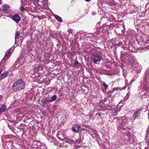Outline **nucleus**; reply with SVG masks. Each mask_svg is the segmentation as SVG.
Here are the masks:
<instances>
[{
    "mask_svg": "<svg viewBox=\"0 0 149 149\" xmlns=\"http://www.w3.org/2000/svg\"><path fill=\"white\" fill-rule=\"evenodd\" d=\"M82 130H85V129H83Z\"/></svg>",
    "mask_w": 149,
    "mask_h": 149,
    "instance_id": "obj_37",
    "label": "nucleus"
},
{
    "mask_svg": "<svg viewBox=\"0 0 149 149\" xmlns=\"http://www.w3.org/2000/svg\"><path fill=\"white\" fill-rule=\"evenodd\" d=\"M11 50L12 49H10L7 51V52L5 54V57L2 60L1 62H2L3 61H4V60H6L7 59V58H8L9 56V55L11 52Z\"/></svg>",
    "mask_w": 149,
    "mask_h": 149,
    "instance_id": "obj_9",
    "label": "nucleus"
},
{
    "mask_svg": "<svg viewBox=\"0 0 149 149\" xmlns=\"http://www.w3.org/2000/svg\"><path fill=\"white\" fill-rule=\"evenodd\" d=\"M128 97H127V96H125V98L123 99V100H121L120 103H123V101L124 102L125 101L127 100L128 99Z\"/></svg>",
    "mask_w": 149,
    "mask_h": 149,
    "instance_id": "obj_21",
    "label": "nucleus"
},
{
    "mask_svg": "<svg viewBox=\"0 0 149 149\" xmlns=\"http://www.w3.org/2000/svg\"><path fill=\"white\" fill-rule=\"evenodd\" d=\"M95 14H96V13L95 12H93L92 13V15H95Z\"/></svg>",
    "mask_w": 149,
    "mask_h": 149,
    "instance_id": "obj_30",
    "label": "nucleus"
},
{
    "mask_svg": "<svg viewBox=\"0 0 149 149\" xmlns=\"http://www.w3.org/2000/svg\"><path fill=\"white\" fill-rule=\"evenodd\" d=\"M54 16L57 20L60 22H62V19L61 17L55 14H54Z\"/></svg>",
    "mask_w": 149,
    "mask_h": 149,
    "instance_id": "obj_12",
    "label": "nucleus"
},
{
    "mask_svg": "<svg viewBox=\"0 0 149 149\" xmlns=\"http://www.w3.org/2000/svg\"><path fill=\"white\" fill-rule=\"evenodd\" d=\"M8 71H5L3 72L0 75L1 80H2L3 79L6 77L8 76Z\"/></svg>",
    "mask_w": 149,
    "mask_h": 149,
    "instance_id": "obj_11",
    "label": "nucleus"
},
{
    "mask_svg": "<svg viewBox=\"0 0 149 149\" xmlns=\"http://www.w3.org/2000/svg\"><path fill=\"white\" fill-rule=\"evenodd\" d=\"M110 96H111V95H108V97H110Z\"/></svg>",
    "mask_w": 149,
    "mask_h": 149,
    "instance_id": "obj_34",
    "label": "nucleus"
},
{
    "mask_svg": "<svg viewBox=\"0 0 149 149\" xmlns=\"http://www.w3.org/2000/svg\"><path fill=\"white\" fill-rule=\"evenodd\" d=\"M20 108H17L15 110V113H17L19 112L20 111Z\"/></svg>",
    "mask_w": 149,
    "mask_h": 149,
    "instance_id": "obj_20",
    "label": "nucleus"
},
{
    "mask_svg": "<svg viewBox=\"0 0 149 149\" xmlns=\"http://www.w3.org/2000/svg\"><path fill=\"white\" fill-rule=\"evenodd\" d=\"M120 88H114V90L115 91H118V89H120Z\"/></svg>",
    "mask_w": 149,
    "mask_h": 149,
    "instance_id": "obj_26",
    "label": "nucleus"
},
{
    "mask_svg": "<svg viewBox=\"0 0 149 149\" xmlns=\"http://www.w3.org/2000/svg\"><path fill=\"white\" fill-rule=\"evenodd\" d=\"M50 102L49 99H48L47 98H45L44 100H42L41 101V105L42 106H45L46 104Z\"/></svg>",
    "mask_w": 149,
    "mask_h": 149,
    "instance_id": "obj_10",
    "label": "nucleus"
},
{
    "mask_svg": "<svg viewBox=\"0 0 149 149\" xmlns=\"http://www.w3.org/2000/svg\"><path fill=\"white\" fill-rule=\"evenodd\" d=\"M22 2H24L27 1V0H21Z\"/></svg>",
    "mask_w": 149,
    "mask_h": 149,
    "instance_id": "obj_28",
    "label": "nucleus"
},
{
    "mask_svg": "<svg viewBox=\"0 0 149 149\" xmlns=\"http://www.w3.org/2000/svg\"><path fill=\"white\" fill-rule=\"evenodd\" d=\"M79 64V63L77 61H75V64L76 65H77Z\"/></svg>",
    "mask_w": 149,
    "mask_h": 149,
    "instance_id": "obj_27",
    "label": "nucleus"
},
{
    "mask_svg": "<svg viewBox=\"0 0 149 149\" xmlns=\"http://www.w3.org/2000/svg\"><path fill=\"white\" fill-rule=\"evenodd\" d=\"M63 134L60 131H59L57 134V136L58 138L60 140H61L63 141H64L65 142L67 143H74V141L71 140L69 138H64L65 140H63V139H61V135H63Z\"/></svg>",
    "mask_w": 149,
    "mask_h": 149,
    "instance_id": "obj_3",
    "label": "nucleus"
},
{
    "mask_svg": "<svg viewBox=\"0 0 149 149\" xmlns=\"http://www.w3.org/2000/svg\"><path fill=\"white\" fill-rule=\"evenodd\" d=\"M127 118L123 117V118L122 117V123L120 125V127H123V128H124V127H125L126 125H127Z\"/></svg>",
    "mask_w": 149,
    "mask_h": 149,
    "instance_id": "obj_7",
    "label": "nucleus"
},
{
    "mask_svg": "<svg viewBox=\"0 0 149 149\" xmlns=\"http://www.w3.org/2000/svg\"><path fill=\"white\" fill-rule=\"evenodd\" d=\"M122 28V27L120 28V27L118 26L116 28L115 31H117L120 34L122 32V30L121 29Z\"/></svg>",
    "mask_w": 149,
    "mask_h": 149,
    "instance_id": "obj_15",
    "label": "nucleus"
},
{
    "mask_svg": "<svg viewBox=\"0 0 149 149\" xmlns=\"http://www.w3.org/2000/svg\"><path fill=\"white\" fill-rule=\"evenodd\" d=\"M91 0H85V1H86L87 2H89Z\"/></svg>",
    "mask_w": 149,
    "mask_h": 149,
    "instance_id": "obj_31",
    "label": "nucleus"
},
{
    "mask_svg": "<svg viewBox=\"0 0 149 149\" xmlns=\"http://www.w3.org/2000/svg\"><path fill=\"white\" fill-rule=\"evenodd\" d=\"M148 118H149V114H148Z\"/></svg>",
    "mask_w": 149,
    "mask_h": 149,
    "instance_id": "obj_36",
    "label": "nucleus"
},
{
    "mask_svg": "<svg viewBox=\"0 0 149 149\" xmlns=\"http://www.w3.org/2000/svg\"><path fill=\"white\" fill-rule=\"evenodd\" d=\"M125 58L132 65H133L137 63L136 60L135 56L132 54H130L128 56H125Z\"/></svg>",
    "mask_w": 149,
    "mask_h": 149,
    "instance_id": "obj_2",
    "label": "nucleus"
},
{
    "mask_svg": "<svg viewBox=\"0 0 149 149\" xmlns=\"http://www.w3.org/2000/svg\"><path fill=\"white\" fill-rule=\"evenodd\" d=\"M24 9L25 8L22 6H21L20 7V9L22 11H23L24 10Z\"/></svg>",
    "mask_w": 149,
    "mask_h": 149,
    "instance_id": "obj_25",
    "label": "nucleus"
},
{
    "mask_svg": "<svg viewBox=\"0 0 149 149\" xmlns=\"http://www.w3.org/2000/svg\"><path fill=\"white\" fill-rule=\"evenodd\" d=\"M57 98V96L56 95H54L52 97L51 99H49L50 102H52L55 101Z\"/></svg>",
    "mask_w": 149,
    "mask_h": 149,
    "instance_id": "obj_16",
    "label": "nucleus"
},
{
    "mask_svg": "<svg viewBox=\"0 0 149 149\" xmlns=\"http://www.w3.org/2000/svg\"><path fill=\"white\" fill-rule=\"evenodd\" d=\"M12 19L17 23L19 22L21 20L20 17L18 14H15L12 17Z\"/></svg>",
    "mask_w": 149,
    "mask_h": 149,
    "instance_id": "obj_6",
    "label": "nucleus"
},
{
    "mask_svg": "<svg viewBox=\"0 0 149 149\" xmlns=\"http://www.w3.org/2000/svg\"><path fill=\"white\" fill-rule=\"evenodd\" d=\"M119 111V110H118V108L117 107H114L112 110L113 112L115 113H117L118 111Z\"/></svg>",
    "mask_w": 149,
    "mask_h": 149,
    "instance_id": "obj_17",
    "label": "nucleus"
},
{
    "mask_svg": "<svg viewBox=\"0 0 149 149\" xmlns=\"http://www.w3.org/2000/svg\"><path fill=\"white\" fill-rule=\"evenodd\" d=\"M103 85L104 86H105V89H107V88L108 87V85L106 84H105V83L104 82H103Z\"/></svg>",
    "mask_w": 149,
    "mask_h": 149,
    "instance_id": "obj_23",
    "label": "nucleus"
},
{
    "mask_svg": "<svg viewBox=\"0 0 149 149\" xmlns=\"http://www.w3.org/2000/svg\"><path fill=\"white\" fill-rule=\"evenodd\" d=\"M143 109V108H142L139 109L137 110L133 114V116L134 117V119L135 120L136 118H137L138 117L140 116V114L142 112Z\"/></svg>",
    "mask_w": 149,
    "mask_h": 149,
    "instance_id": "obj_5",
    "label": "nucleus"
},
{
    "mask_svg": "<svg viewBox=\"0 0 149 149\" xmlns=\"http://www.w3.org/2000/svg\"><path fill=\"white\" fill-rule=\"evenodd\" d=\"M6 106L5 105H2L0 108V113H1L3 112L6 109Z\"/></svg>",
    "mask_w": 149,
    "mask_h": 149,
    "instance_id": "obj_14",
    "label": "nucleus"
},
{
    "mask_svg": "<svg viewBox=\"0 0 149 149\" xmlns=\"http://www.w3.org/2000/svg\"><path fill=\"white\" fill-rule=\"evenodd\" d=\"M6 8L7 9L8 8H9L8 7V6H6Z\"/></svg>",
    "mask_w": 149,
    "mask_h": 149,
    "instance_id": "obj_33",
    "label": "nucleus"
},
{
    "mask_svg": "<svg viewBox=\"0 0 149 149\" xmlns=\"http://www.w3.org/2000/svg\"><path fill=\"white\" fill-rule=\"evenodd\" d=\"M121 55L122 57H123L124 56H125V57L126 56H128V55L129 54L127 52H124L123 51H122L120 52Z\"/></svg>",
    "mask_w": 149,
    "mask_h": 149,
    "instance_id": "obj_13",
    "label": "nucleus"
},
{
    "mask_svg": "<svg viewBox=\"0 0 149 149\" xmlns=\"http://www.w3.org/2000/svg\"><path fill=\"white\" fill-rule=\"evenodd\" d=\"M80 128V126L78 124H74L73 125L72 129V131L75 132H77Z\"/></svg>",
    "mask_w": 149,
    "mask_h": 149,
    "instance_id": "obj_8",
    "label": "nucleus"
},
{
    "mask_svg": "<svg viewBox=\"0 0 149 149\" xmlns=\"http://www.w3.org/2000/svg\"><path fill=\"white\" fill-rule=\"evenodd\" d=\"M47 3V1H45L44 2V4H46Z\"/></svg>",
    "mask_w": 149,
    "mask_h": 149,
    "instance_id": "obj_32",
    "label": "nucleus"
},
{
    "mask_svg": "<svg viewBox=\"0 0 149 149\" xmlns=\"http://www.w3.org/2000/svg\"><path fill=\"white\" fill-rule=\"evenodd\" d=\"M92 58L93 62L95 64H99L101 60V57L97 54H93Z\"/></svg>",
    "mask_w": 149,
    "mask_h": 149,
    "instance_id": "obj_4",
    "label": "nucleus"
},
{
    "mask_svg": "<svg viewBox=\"0 0 149 149\" xmlns=\"http://www.w3.org/2000/svg\"><path fill=\"white\" fill-rule=\"evenodd\" d=\"M88 127L89 129L93 133L95 132V130L93 129V128H92V127L91 126H90L89 127Z\"/></svg>",
    "mask_w": 149,
    "mask_h": 149,
    "instance_id": "obj_19",
    "label": "nucleus"
},
{
    "mask_svg": "<svg viewBox=\"0 0 149 149\" xmlns=\"http://www.w3.org/2000/svg\"><path fill=\"white\" fill-rule=\"evenodd\" d=\"M20 35V33L18 32H17L16 33H15V41H16V40L17 39H18L19 36Z\"/></svg>",
    "mask_w": 149,
    "mask_h": 149,
    "instance_id": "obj_18",
    "label": "nucleus"
},
{
    "mask_svg": "<svg viewBox=\"0 0 149 149\" xmlns=\"http://www.w3.org/2000/svg\"><path fill=\"white\" fill-rule=\"evenodd\" d=\"M12 89L14 91H17L23 89L25 87V83L20 79L17 80L13 84Z\"/></svg>",
    "mask_w": 149,
    "mask_h": 149,
    "instance_id": "obj_1",
    "label": "nucleus"
},
{
    "mask_svg": "<svg viewBox=\"0 0 149 149\" xmlns=\"http://www.w3.org/2000/svg\"><path fill=\"white\" fill-rule=\"evenodd\" d=\"M2 72V70H1L0 71V74Z\"/></svg>",
    "mask_w": 149,
    "mask_h": 149,
    "instance_id": "obj_35",
    "label": "nucleus"
},
{
    "mask_svg": "<svg viewBox=\"0 0 149 149\" xmlns=\"http://www.w3.org/2000/svg\"><path fill=\"white\" fill-rule=\"evenodd\" d=\"M113 91H109L108 93H110V94H111V93H113Z\"/></svg>",
    "mask_w": 149,
    "mask_h": 149,
    "instance_id": "obj_29",
    "label": "nucleus"
},
{
    "mask_svg": "<svg viewBox=\"0 0 149 149\" xmlns=\"http://www.w3.org/2000/svg\"><path fill=\"white\" fill-rule=\"evenodd\" d=\"M100 34V32H95L94 33H93V35L95 36V37L97 36V35H99Z\"/></svg>",
    "mask_w": 149,
    "mask_h": 149,
    "instance_id": "obj_22",
    "label": "nucleus"
},
{
    "mask_svg": "<svg viewBox=\"0 0 149 149\" xmlns=\"http://www.w3.org/2000/svg\"><path fill=\"white\" fill-rule=\"evenodd\" d=\"M68 32L71 33H72L73 31V29H70L68 30Z\"/></svg>",
    "mask_w": 149,
    "mask_h": 149,
    "instance_id": "obj_24",
    "label": "nucleus"
}]
</instances>
